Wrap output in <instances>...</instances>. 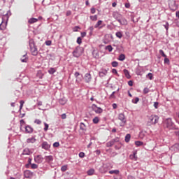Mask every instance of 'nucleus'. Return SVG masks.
<instances>
[{
  "label": "nucleus",
  "mask_w": 179,
  "mask_h": 179,
  "mask_svg": "<svg viewBox=\"0 0 179 179\" xmlns=\"http://www.w3.org/2000/svg\"><path fill=\"white\" fill-rule=\"evenodd\" d=\"M113 17L117 22L120 23L122 26H127L128 24V21H127V19L122 17V15H121L118 12H114L113 13Z\"/></svg>",
  "instance_id": "1"
},
{
  "label": "nucleus",
  "mask_w": 179,
  "mask_h": 179,
  "mask_svg": "<svg viewBox=\"0 0 179 179\" xmlns=\"http://www.w3.org/2000/svg\"><path fill=\"white\" fill-rule=\"evenodd\" d=\"M163 125H164V127L167 128V129H171V130L178 129V128L176 127V124H174V122H173V120L171 118L165 119L164 120Z\"/></svg>",
  "instance_id": "2"
},
{
  "label": "nucleus",
  "mask_w": 179,
  "mask_h": 179,
  "mask_svg": "<svg viewBox=\"0 0 179 179\" xmlns=\"http://www.w3.org/2000/svg\"><path fill=\"white\" fill-rule=\"evenodd\" d=\"M29 47L30 48V51L31 53V55H34V57H36V55H38V50H37V46H36V43H34V40L29 39Z\"/></svg>",
  "instance_id": "3"
},
{
  "label": "nucleus",
  "mask_w": 179,
  "mask_h": 179,
  "mask_svg": "<svg viewBox=\"0 0 179 179\" xmlns=\"http://www.w3.org/2000/svg\"><path fill=\"white\" fill-rule=\"evenodd\" d=\"M83 53V48L82 47H77L76 49L73 51V57H75V58H79L80 55Z\"/></svg>",
  "instance_id": "4"
},
{
  "label": "nucleus",
  "mask_w": 179,
  "mask_h": 179,
  "mask_svg": "<svg viewBox=\"0 0 179 179\" xmlns=\"http://www.w3.org/2000/svg\"><path fill=\"white\" fill-rule=\"evenodd\" d=\"M10 15L11 13L10 10H8L4 16V17H6L7 20L6 22H1V23L0 24V30H5L6 29V26L8 25V20L9 19V15L10 16Z\"/></svg>",
  "instance_id": "5"
},
{
  "label": "nucleus",
  "mask_w": 179,
  "mask_h": 179,
  "mask_svg": "<svg viewBox=\"0 0 179 179\" xmlns=\"http://www.w3.org/2000/svg\"><path fill=\"white\" fill-rule=\"evenodd\" d=\"M169 9L172 10V12H176L177 9H178V6L175 0H169L168 1Z\"/></svg>",
  "instance_id": "6"
},
{
  "label": "nucleus",
  "mask_w": 179,
  "mask_h": 179,
  "mask_svg": "<svg viewBox=\"0 0 179 179\" xmlns=\"http://www.w3.org/2000/svg\"><path fill=\"white\" fill-rule=\"evenodd\" d=\"M117 119L121 122L120 123V127H125L127 124V117L124 113H120L117 116Z\"/></svg>",
  "instance_id": "7"
},
{
  "label": "nucleus",
  "mask_w": 179,
  "mask_h": 179,
  "mask_svg": "<svg viewBox=\"0 0 179 179\" xmlns=\"http://www.w3.org/2000/svg\"><path fill=\"white\" fill-rule=\"evenodd\" d=\"M92 109L94 111L96 114H101L103 113V109L100 107H97V105L93 104L92 106Z\"/></svg>",
  "instance_id": "8"
},
{
  "label": "nucleus",
  "mask_w": 179,
  "mask_h": 179,
  "mask_svg": "<svg viewBox=\"0 0 179 179\" xmlns=\"http://www.w3.org/2000/svg\"><path fill=\"white\" fill-rule=\"evenodd\" d=\"M150 121L151 122V124H157V122H159V116L157 115H151L150 117Z\"/></svg>",
  "instance_id": "9"
},
{
  "label": "nucleus",
  "mask_w": 179,
  "mask_h": 179,
  "mask_svg": "<svg viewBox=\"0 0 179 179\" xmlns=\"http://www.w3.org/2000/svg\"><path fill=\"white\" fill-rule=\"evenodd\" d=\"M41 148L44 149V150H50L51 144L48 143L47 141H43L41 144Z\"/></svg>",
  "instance_id": "10"
},
{
  "label": "nucleus",
  "mask_w": 179,
  "mask_h": 179,
  "mask_svg": "<svg viewBox=\"0 0 179 179\" xmlns=\"http://www.w3.org/2000/svg\"><path fill=\"white\" fill-rule=\"evenodd\" d=\"M33 174H34L33 172H31L30 170H26L24 171V177L25 178H32Z\"/></svg>",
  "instance_id": "11"
},
{
  "label": "nucleus",
  "mask_w": 179,
  "mask_h": 179,
  "mask_svg": "<svg viewBox=\"0 0 179 179\" xmlns=\"http://www.w3.org/2000/svg\"><path fill=\"white\" fill-rule=\"evenodd\" d=\"M43 161L44 158L41 155L34 157V162L38 164H41Z\"/></svg>",
  "instance_id": "12"
},
{
  "label": "nucleus",
  "mask_w": 179,
  "mask_h": 179,
  "mask_svg": "<svg viewBox=\"0 0 179 179\" xmlns=\"http://www.w3.org/2000/svg\"><path fill=\"white\" fill-rule=\"evenodd\" d=\"M85 81L86 83H90V82H92V74H90V73H85Z\"/></svg>",
  "instance_id": "13"
},
{
  "label": "nucleus",
  "mask_w": 179,
  "mask_h": 179,
  "mask_svg": "<svg viewBox=\"0 0 179 179\" xmlns=\"http://www.w3.org/2000/svg\"><path fill=\"white\" fill-rule=\"evenodd\" d=\"M99 171L102 174H104V173H107V171H108V169H107V165L103 164L102 166H101L99 168Z\"/></svg>",
  "instance_id": "14"
},
{
  "label": "nucleus",
  "mask_w": 179,
  "mask_h": 179,
  "mask_svg": "<svg viewBox=\"0 0 179 179\" xmlns=\"http://www.w3.org/2000/svg\"><path fill=\"white\" fill-rule=\"evenodd\" d=\"M33 131H34V129L30 125L25 126V132L27 134H33Z\"/></svg>",
  "instance_id": "15"
},
{
  "label": "nucleus",
  "mask_w": 179,
  "mask_h": 179,
  "mask_svg": "<svg viewBox=\"0 0 179 179\" xmlns=\"http://www.w3.org/2000/svg\"><path fill=\"white\" fill-rule=\"evenodd\" d=\"M80 129L83 132H86V131H87V129L86 127V124H85V123L83 122H80Z\"/></svg>",
  "instance_id": "16"
},
{
  "label": "nucleus",
  "mask_w": 179,
  "mask_h": 179,
  "mask_svg": "<svg viewBox=\"0 0 179 179\" xmlns=\"http://www.w3.org/2000/svg\"><path fill=\"white\" fill-rule=\"evenodd\" d=\"M103 23L102 20H99L96 24L94 25L95 29H99V30H101V29L103 27V25L101 24Z\"/></svg>",
  "instance_id": "17"
},
{
  "label": "nucleus",
  "mask_w": 179,
  "mask_h": 179,
  "mask_svg": "<svg viewBox=\"0 0 179 179\" xmlns=\"http://www.w3.org/2000/svg\"><path fill=\"white\" fill-rule=\"evenodd\" d=\"M171 150H173V152H178L179 151V143H176L171 146Z\"/></svg>",
  "instance_id": "18"
},
{
  "label": "nucleus",
  "mask_w": 179,
  "mask_h": 179,
  "mask_svg": "<svg viewBox=\"0 0 179 179\" xmlns=\"http://www.w3.org/2000/svg\"><path fill=\"white\" fill-rule=\"evenodd\" d=\"M22 155H26L27 156H29V155H31V152L30 151V149L25 148L23 150V152L22 153Z\"/></svg>",
  "instance_id": "19"
},
{
  "label": "nucleus",
  "mask_w": 179,
  "mask_h": 179,
  "mask_svg": "<svg viewBox=\"0 0 179 179\" xmlns=\"http://www.w3.org/2000/svg\"><path fill=\"white\" fill-rule=\"evenodd\" d=\"M36 137L32 136L31 138L27 139V143H34L36 142Z\"/></svg>",
  "instance_id": "20"
},
{
  "label": "nucleus",
  "mask_w": 179,
  "mask_h": 179,
  "mask_svg": "<svg viewBox=\"0 0 179 179\" xmlns=\"http://www.w3.org/2000/svg\"><path fill=\"white\" fill-rule=\"evenodd\" d=\"M123 72L127 79H131V74H129V71L127 69H124Z\"/></svg>",
  "instance_id": "21"
},
{
  "label": "nucleus",
  "mask_w": 179,
  "mask_h": 179,
  "mask_svg": "<svg viewBox=\"0 0 179 179\" xmlns=\"http://www.w3.org/2000/svg\"><path fill=\"white\" fill-rule=\"evenodd\" d=\"M45 160L47 162V163H50V162H52L54 160V157H52V155L45 156Z\"/></svg>",
  "instance_id": "22"
},
{
  "label": "nucleus",
  "mask_w": 179,
  "mask_h": 179,
  "mask_svg": "<svg viewBox=\"0 0 179 179\" xmlns=\"http://www.w3.org/2000/svg\"><path fill=\"white\" fill-rule=\"evenodd\" d=\"M68 101V100L65 98H62V99H60L59 100V104H61L62 106H65V104H66V102Z\"/></svg>",
  "instance_id": "23"
},
{
  "label": "nucleus",
  "mask_w": 179,
  "mask_h": 179,
  "mask_svg": "<svg viewBox=\"0 0 179 179\" xmlns=\"http://www.w3.org/2000/svg\"><path fill=\"white\" fill-rule=\"evenodd\" d=\"M20 61L21 62H24V63L27 62V53H26L22 56V58L20 59Z\"/></svg>",
  "instance_id": "24"
},
{
  "label": "nucleus",
  "mask_w": 179,
  "mask_h": 179,
  "mask_svg": "<svg viewBox=\"0 0 179 179\" xmlns=\"http://www.w3.org/2000/svg\"><path fill=\"white\" fill-rule=\"evenodd\" d=\"M92 55L94 57V58H99V51L94 50L92 51Z\"/></svg>",
  "instance_id": "25"
},
{
  "label": "nucleus",
  "mask_w": 179,
  "mask_h": 179,
  "mask_svg": "<svg viewBox=\"0 0 179 179\" xmlns=\"http://www.w3.org/2000/svg\"><path fill=\"white\" fill-rule=\"evenodd\" d=\"M126 143H128L131 141V134H128L125 136V139H124Z\"/></svg>",
  "instance_id": "26"
},
{
  "label": "nucleus",
  "mask_w": 179,
  "mask_h": 179,
  "mask_svg": "<svg viewBox=\"0 0 179 179\" xmlns=\"http://www.w3.org/2000/svg\"><path fill=\"white\" fill-rule=\"evenodd\" d=\"M55 72H57V70L55 68H50L48 70V73H50V75H54Z\"/></svg>",
  "instance_id": "27"
},
{
  "label": "nucleus",
  "mask_w": 179,
  "mask_h": 179,
  "mask_svg": "<svg viewBox=\"0 0 179 179\" xmlns=\"http://www.w3.org/2000/svg\"><path fill=\"white\" fill-rule=\"evenodd\" d=\"M114 145V141L113 140H110L108 143H106V147L107 148H111V146Z\"/></svg>",
  "instance_id": "28"
},
{
  "label": "nucleus",
  "mask_w": 179,
  "mask_h": 179,
  "mask_svg": "<svg viewBox=\"0 0 179 179\" xmlns=\"http://www.w3.org/2000/svg\"><path fill=\"white\" fill-rule=\"evenodd\" d=\"M87 174L88 176H93L94 174V169H91L88 170L87 172Z\"/></svg>",
  "instance_id": "29"
},
{
  "label": "nucleus",
  "mask_w": 179,
  "mask_h": 179,
  "mask_svg": "<svg viewBox=\"0 0 179 179\" xmlns=\"http://www.w3.org/2000/svg\"><path fill=\"white\" fill-rule=\"evenodd\" d=\"M125 59V55L120 54L118 57L119 61H124Z\"/></svg>",
  "instance_id": "30"
},
{
  "label": "nucleus",
  "mask_w": 179,
  "mask_h": 179,
  "mask_svg": "<svg viewBox=\"0 0 179 179\" xmlns=\"http://www.w3.org/2000/svg\"><path fill=\"white\" fill-rule=\"evenodd\" d=\"M146 78L148 79H150V80H153V73H148V75L146 76Z\"/></svg>",
  "instance_id": "31"
},
{
  "label": "nucleus",
  "mask_w": 179,
  "mask_h": 179,
  "mask_svg": "<svg viewBox=\"0 0 179 179\" xmlns=\"http://www.w3.org/2000/svg\"><path fill=\"white\" fill-rule=\"evenodd\" d=\"M135 145L136 146H138V147L143 146V142L137 141H135Z\"/></svg>",
  "instance_id": "32"
},
{
  "label": "nucleus",
  "mask_w": 179,
  "mask_h": 179,
  "mask_svg": "<svg viewBox=\"0 0 179 179\" xmlns=\"http://www.w3.org/2000/svg\"><path fill=\"white\" fill-rule=\"evenodd\" d=\"M68 170V165H64L61 167V171L63 173Z\"/></svg>",
  "instance_id": "33"
},
{
  "label": "nucleus",
  "mask_w": 179,
  "mask_h": 179,
  "mask_svg": "<svg viewBox=\"0 0 179 179\" xmlns=\"http://www.w3.org/2000/svg\"><path fill=\"white\" fill-rule=\"evenodd\" d=\"M130 159H131V160H136V159H138V157H136V153L134 152L133 155H131Z\"/></svg>",
  "instance_id": "34"
},
{
  "label": "nucleus",
  "mask_w": 179,
  "mask_h": 179,
  "mask_svg": "<svg viewBox=\"0 0 179 179\" xmlns=\"http://www.w3.org/2000/svg\"><path fill=\"white\" fill-rule=\"evenodd\" d=\"M38 20H37L36 18H31L29 20V23L30 24H33V23H36V22H38Z\"/></svg>",
  "instance_id": "35"
},
{
  "label": "nucleus",
  "mask_w": 179,
  "mask_h": 179,
  "mask_svg": "<svg viewBox=\"0 0 179 179\" xmlns=\"http://www.w3.org/2000/svg\"><path fill=\"white\" fill-rule=\"evenodd\" d=\"M105 50H108L109 52H111V51H113V46H111V45H108L106 46Z\"/></svg>",
  "instance_id": "36"
},
{
  "label": "nucleus",
  "mask_w": 179,
  "mask_h": 179,
  "mask_svg": "<svg viewBox=\"0 0 179 179\" xmlns=\"http://www.w3.org/2000/svg\"><path fill=\"white\" fill-rule=\"evenodd\" d=\"M115 36L118 38H122V33L121 31L116 32Z\"/></svg>",
  "instance_id": "37"
},
{
  "label": "nucleus",
  "mask_w": 179,
  "mask_h": 179,
  "mask_svg": "<svg viewBox=\"0 0 179 179\" xmlns=\"http://www.w3.org/2000/svg\"><path fill=\"white\" fill-rule=\"evenodd\" d=\"M88 30L90 31V36H92L93 34V31L94 30V27L93 26H91L88 28Z\"/></svg>",
  "instance_id": "38"
},
{
  "label": "nucleus",
  "mask_w": 179,
  "mask_h": 179,
  "mask_svg": "<svg viewBox=\"0 0 179 179\" xmlns=\"http://www.w3.org/2000/svg\"><path fill=\"white\" fill-rule=\"evenodd\" d=\"M120 171L118 170H112L109 171V174H119Z\"/></svg>",
  "instance_id": "39"
},
{
  "label": "nucleus",
  "mask_w": 179,
  "mask_h": 179,
  "mask_svg": "<svg viewBox=\"0 0 179 179\" xmlns=\"http://www.w3.org/2000/svg\"><path fill=\"white\" fill-rule=\"evenodd\" d=\"M111 65L113 68H117V66H118V62L117 61L112 62Z\"/></svg>",
  "instance_id": "40"
},
{
  "label": "nucleus",
  "mask_w": 179,
  "mask_h": 179,
  "mask_svg": "<svg viewBox=\"0 0 179 179\" xmlns=\"http://www.w3.org/2000/svg\"><path fill=\"white\" fill-rule=\"evenodd\" d=\"M90 19H91V20H92L93 22H96V20H97V15H91L90 17Z\"/></svg>",
  "instance_id": "41"
},
{
  "label": "nucleus",
  "mask_w": 179,
  "mask_h": 179,
  "mask_svg": "<svg viewBox=\"0 0 179 179\" xmlns=\"http://www.w3.org/2000/svg\"><path fill=\"white\" fill-rule=\"evenodd\" d=\"M138 101H139V98L136 97L134 98V99H132L131 103H133L134 104H138Z\"/></svg>",
  "instance_id": "42"
},
{
  "label": "nucleus",
  "mask_w": 179,
  "mask_h": 179,
  "mask_svg": "<svg viewBox=\"0 0 179 179\" xmlns=\"http://www.w3.org/2000/svg\"><path fill=\"white\" fill-rule=\"evenodd\" d=\"M164 63L166 64L167 65H170V59L169 58L164 57Z\"/></svg>",
  "instance_id": "43"
},
{
  "label": "nucleus",
  "mask_w": 179,
  "mask_h": 179,
  "mask_svg": "<svg viewBox=\"0 0 179 179\" xmlns=\"http://www.w3.org/2000/svg\"><path fill=\"white\" fill-rule=\"evenodd\" d=\"M159 54L160 55H162V57H164V58L167 57V55L164 54V51H163V50H159Z\"/></svg>",
  "instance_id": "44"
},
{
  "label": "nucleus",
  "mask_w": 179,
  "mask_h": 179,
  "mask_svg": "<svg viewBox=\"0 0 179 179\" xmlns=\"http://www.w3.org/2000/svg\"><path fill=\"white\" fill-rule=\"evenodd\" d=\"M43 124L45 125V127H44L43 129H44L45 132H47L48 131V128H49L50 126L46 122H44Z\"/></svg>",
  "instance_id": "45"
},
{
  "label": "nucleus",
  "mask_w": 179,
  "mask_h": 179,
  "mask_svg": "<svg viewBox=\"0 0 179 179\" xmlns=\"http://www.w3.org/2000/svg\"><path fill=\"white\" fill-rule=\"evenodd\" d=\"M99 121H100L99 120V117H95L93 120H92V122H94V124H99Z\"/></svg>",
  "instance_id": "46"
},
{
  "label": "nucleus",
  "mask_w": 179,
  "mask_h": 179,
  "mask_svg": "<svg viewBox=\"0 0 179 179\" xmlns=\"http://www.w3.org/2000/svg\"><path fill=\"white\" fill-rule=\"evenodd\" d=\"M31 167L33 170L36 169H38V165L36 164H32L31 165Z\"/></svg>",
  "instance_id": "47"
},
{
  "label": "nucleus",
  "mask_w": 179,
  "mask_h": 179,
  "mask_svg": "<svg viewBox=\"0 0 179 179\" xmlns=\"http://www.w3.org/2000/svg\"><path fill=\"white\" fill-rule=\"evenodd\" d=\"M143 94H148V93H149V92H150V90H149V88H148V87H145L144 89H143Z\"/></svg>",
  "instance_id": "48"
},
{
  "label": "nucleus",
  "mask_w": 179,
  "mask_h": 179,
  "mask_svg": "<svg viewBox=\"0 0 179 179\" xmlns=\"http://www.w3.org/2000/svg\"><path fill=\"white\" fill-rule=\"evenodd\" d=\"M169 22H167L165 23V24H164V27L166 30V33H168V31H169Z\"/></svg>",
  "instance_id": "49"
},
{
  "label": "nucleus",
  "mask_w": 179,
  "mask_h": 179,
  "mask_svg": "<svg viewBox=\"0 0 179 179\" xmlns=\"http://www.w3.org/2000/svg\"><path fill=\"white\" fill-rule=\"evenodd\" d=\"M34 123H35V124H37L38 125H41V120H38V119H36V120H34Z\"/></svg>",
  "instance_id": "50"
},
{
  "label": "nucleus",
  "mask_w": 179,
  "mask_h": 179,
  "mask_svg": "<svg viewBox=\"0 0 179 179\" xmlns=\"http://www.w3.org/2000/svg\"><path fill=\"white\" fill-rule=\"evenodd\" d=\"M94 153L96 155V156H100L101 151H100V150H96L94 151Z\"/></svg>",
  "instance_id": "51"
},
{
  "label": "nucleus",
  "mask_w": 179,
  "mask_h": 179,
  "mask_svg": "<svg viewBox=\"0 0 179 179\" xmlns=\"http://www.w3.org/2000/svg\"><path fill=\"white\" fill-rule=\"evenodd\" d=\"M79 157H80L81 159H83V157H85V152H81L79 153L78 155Z\"/></svg>",
  "instance_id": "52"
},
{
  "label": "nucleus",
  "mask_w": 179,
  "mask_h": 179,
  "mask_svg": "<svg viewBox=\"0 0 179 179\" xmlns=\"http://www.w3.org/2000/svg\"><path fill=\"white\" fill-rule=\"evenodd\" d=\"M112 73H114L115 75H117V76H120V75H118V72L117 71V69H112Z\"/></svg>",
  "instance_id": "53"
},
{
  "label": "nucleus",
  "mask_w": 179,
  "mask_h": 179,
  "mask_svg": "<svg viewBox=\"0 0 179 179\" xmlns=\"http://www.w3.org/2000/svg\"><path fill=\"white\" fill-rule=\"evenodd\" d=\"M112 141L113 142V143H115V142H120V138L118 137H116L112 139Z\"/></svg>",
  "instance_id": "54"
},
{
  "label": "nucleus",
  "mask_w": 179,
  "mask_h": 179,
  "mask_svg": "<svg viewBox=\"0 0 179 179\" xmlns=\"http://www.w3.org/2000/svg\"><path fill=\"white\" fill-rule=\"evenodd\" d=\"M59 142H55L53 143V148H59Z\"/></svg>",
  "instance_id": "55"
},
{
  "label": "nucleus",
  "mask_w": 179,
  "mask_h": 179,
  "mask_svg": "<svg viewBox=\"0 0 179 179\" xmlns=\"http://www.w3.org/2000/svg\"><path fill=\"white\" fill-rule=\"evenodd\" d=\"M115 93H117V92H112V94H110V99H115V95H114L115 94Z\"/></svg>",
  "instance_id": "56"
},
{
  "label": "nucleus",
  "mask_w": 179,
  "mask_h": 179,
  "mask_svg": "<svg viewBox=\"0 0 179 179\" xmlns=\"http://www.w3.org/2000/svg\"><path fill=\"white\" fill-rule=\"evenodd\" d=\"M77 43H78V44H82V38L81 37H78L77 38Z\"/></svg>",
  "instance_id": "57"
},
{
  "label": "nucleus",
  "mask_w": 179,
  "mask_h": 179,
  "mask_svg": "<svg viewBox=\"0 0 179 179\" xmlns=\"http://www.w3.org/2000/svg\"><path fill=\"white\" fill-rule=\"evenodd\" d=\"M61 118H62V120H66V113L62 114Z\"/></svg>",
  "instance_id": "58"
},
{
  "label": "nucleus",
  "mask_w": 179,
  "mask_h": 179,
  "mask_svg": "<svg viewBox=\"0 0 179 179\" xmlns=\"http://www.w3.org/2000/svg\"><path fill=\"white\" fill-rule=\"evenodd\" d=\"M154 107L156 109L159 108V102H155L154 103Z\"/></svg>",
  "instance_id": "59"
},
{
  "label": "nucleus",
  "mask_w": 179,
  "mask_h": 179,
  "mask_svg": "<svg viewBox=\"0 0 179 179\" xmlns=\"http://www.w3.org/2000/svg\"><path fill=\"white\" fill-rule=\"evenodd\" d=\"M91 13H92V15H94V13H96V8H91Z\"/></svg>",
  "instance_id": "60"
},
{
  "label": "nucleus",
  "mask_w": 179,
  "mask_h": 179,
  "mask_svg": "<svg viewBox=\"0 0 179 179\" xmlns=\"http://www.w3.org/2000/svg\"><path fill=\"white\" fill-rule=\"evenodd\" d=\"M80 76V73H79V72L76 71L75 73H74V76L75 78H78V76Z\"/></svg>",
  "instance_id": "61"
},
{
  "label": "nucleus",
  "mask_w": 179,
  "mask_h": 179,
  "mask_svg": "<svg viewBox=\"0 0 179 179\" xmlns=\"http://www.w3.org/2000/svg\"><path fill=\"white\" fill-rule=\"evenodd\" d=\"M51 41H45V44L47 45H51Z\"/></svg>",
  "instance_id": "62"
},
{
  "label": "nucleus",
  "mask_w": 179,
  "mask_h": 179,
  "mask_svg": "<svg viewBox=\"0 0 179 179\" xmlns=\"http://www.w3.org/2000/svg\"><path fill=\"white\" fill-rule=\"evenodd\" d=\"M78 29H80V27H78V26H76L74 28H73V31H78Z\"/></svg>",
  "instance_id": "63"
},
{
  "label": "nucleus",
  "mask_w": 179,
  "mask_h": 179,
  "mask_svg": "<svg viewBox=\"0 0 179 179\" xmlns=\"http://www.w3.org/2000/svg\"><path fill=\"white\" fill-rule=\"evenodd\" d=\"M81 37H86V32H81Z\"/></svg>",
  "instance_id": "64"
}]
</instances>
